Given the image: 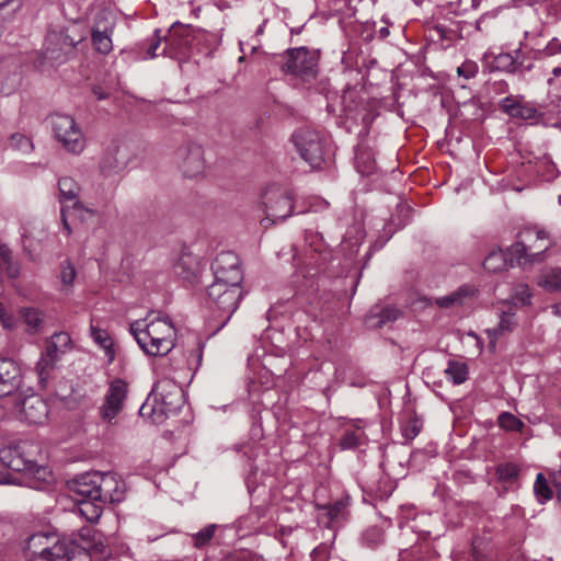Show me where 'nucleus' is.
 <instances>
[{
  "instance_id": "9b49d317",
  "label": "nucleus",
  "mask_w": 561,
  "mask_h": 561,
  "mask_svg": "<svg viewBox=\"0 0 561 561\" xmlns=\"http://www.w3.org/2000/svg\"><path fill=\"white\" fill-rule=\"evenodd\" d=\"M266 216L261 224L267 228L291 216L294 209L293 194L286 190L272 187L264 193Z\"/></svg>"
},
{
  "instance_id": "393cba45",
  "label": "nucleus",
  "mask_w": 561,
  "mask_h": 561,
  "mask_svg": "<svg viewBox=\"0 0 561 561\" xmlns=\"http://www.w3.org/2000/svg\"><path fill=\"white\" fill-rule=\"evenodd\" d=\"M65 351L56 346L54 343L46 341L45 352L36 364V370L41 378L47 375L60 359Z\"/></svg>"
},
{
  "instance_id": "a19ab883",
  "label": "nucleus",
  "mask_w": 561,
  "mask_h": 561,
  "mask_svg": "<svg viewBox=\"0 0 561 561\" xmlns=\"http://www.w3.org/2000/svg\"><path fill=\"white\" fill-rule=\"evenodd\" d=\"M365 442V434L360 430L345 431L340 439L342 449H354Z\"/></svg>"
},
{
  "instance_id": "8fccbe9b",
  "label": "nucleus",
  "mask_w": 561,
  "mask_h": 561,
  "mask_svg": "<svg viewBox=\"0 0 561 561\" xmlns=\"http://www.w3.org/2000/svg\"><path fill=\"white\" fill-rule=\"evenodd\" d=\"M10 146L18 150H23V151H28L33 147L30 138H27L26 136L21 135V134H13L11 136Z\"/></svg>"
},
{
  "instance_id": "c756f323",
  "label": "nucleus",
  "mask_w": 561,
  "mask_h": 561,
  "mask_svg": "<svg viewBox=\"0 0 561 561\" xmlns=\"http://www.w3.org/2000/svg\"><path fill=\"white\" fill-rule=\"evenodd\" d=\"M519 474L520 467L513 462L499 463L495 468L497 480L507 486H518Z\"/></svg>"
},
{
  "instance_id": "5701e85b",
  "label": "nucleus",
  "mask_w": 561,
  "mask_h": 561,
  "mask_svg": "<svg viewBox=\"0 0 561 561\" xmlns=\"http://www.w3.org/2000/svg\"><path fill=\"white\" fill-rule=\"evenodd\" d=\"M99 472H84L77 476L69 482V490L82 499H92L99 501L98 497Z\"/></svg>"
},
{
  "instance_id": "6e6552de",
  "label": "nucleus",
  "mask_w": 561,
  "mask_h": 561,
  "mask_svg": "<svg viewBox=\"0 0 561 561\" xmlns=\"http://www.w3.org/2000/svg\"><path fill=\"white\" fill-rule=\"evenodd\" d=\"M469 8H474V0H457L444 8L446 18L434 27L442 39L454 42L465 37V30L469 24L454 18L462 16Z\"/></svg>"
},
{
  "instance_id": "1a4fd4ad",
  "label": "nucleus",
  "mask_w": 561,
  "mask_h": 561,
  "mask_svg": "<svg viewBox=\"0 0 561 561\" xmlns=\"http://www.w3.org/2000/svg\"><path fill=\"white\" fill-rule=\"evenodd\" d=\"M82 38L75 39L67 30H49L44 42V58L61 65L75 57L76 48Z\"/></svg>"
},
{
  "instance_id": "c03bdc74",
  "label": "nucleus",
  "mask_w": 561,
  "mask_h": 561,
  "mask_svg": "<svg viewBox=\"0 0 561 561\" xmlns=\"http://www.w3.org/2000/svg\"><path fill=\"white\" fill-rule=\"evenodd\" d=\"M217 525L211 524L193 535V543L196 548H203L214 538Z\"/></svg>"
},
{
  "instance_id": "9d476101",
  "label": "nucleus",
  "mask_w": 561,
  "mask_h": 561,
  "mask_svg": "<svg viewBox=\"0 0 561 561\" xmlns=\"http://www.w3.org/2000/svg\"><path fill=\"white\" fill-rule=\"evenodd\" d=\"M0 461L13 471L34 476L37 480L46 481L50 476L47 467L39 466L36 460L27 456L24 446H9L0 449Z\"/></svg>"
},
{
  "instance_id": "79ce46f5",
  "label": "nucleus",
  "mask_w": 561,
  "mask_h": 561,
  "mask_svg": "<svg viewBox=\"0 0 561 561\" xmlns=\"http://www.w3.org/2000/svg\"><path fill=\"white\" fill-rule=\"evenodd\" d=\"M76 275H77L76 268L70 261H64L60 264L59 278H60V283L62 285L61 290H64L66 293L70 291V289L73 285Z\"/></svg>"
},
{
  "instance_id": "f257e3e1",
  "label": "nucleus",
  "mask_w": 561,
  "mask_h": 561,
  "mask_svg": "<svg viewBox=\"0 0 561 561\" xmlns=\"http://www.w3.org/2000/svg\"><path fill=\"white\" fill-rule=\"evenodd\" d=\"M130 332L150 356H164L175 346L176 332L168 317H157L148 323L138 320L130 324Z\"/></svg>"
},
{
  "instance_id": "473e14b6",
  "label": "nucleus",
  "mask_w": 561,
  "mask_h": 561,
  "mask_svg": "<svg viewBox=\"0 0 561 561\" xmlns=\"http://www.w3.org/2000/svg\"><path fill=\"white\" fill-rule=\"evenodd\" d=\"M474 294V290L469 286H461L457 290L436 298L435 302L440 308H451L455 306L463 305L466 298L471 297Z\"/></svg>"
},
{
  "instance_id": "423d86ee",
  "label": "nucleus",
  "mask_w": 561,
  "mask_h": 561,
  "mask_svg": "<svg viewBox=\"0 0 561 561\" xmlns=\"http://www.w3.org/2000/svg\"><path fill=\"white\" fill-rule=\"evenodd\" d=\"M286 61L282 70L300 80L302 83H312L319 73V51L307 47L289 48L285 53Z\"/></svg>"
},
{
  "instance_id": "5fc2aeb1",
  "label": "nucleus",
  "mask_w": 561,
  "mask_h": 561,
  "mask_svg": "<svg viewBox=\"0 0 561 561\" xmlns=\"http://www.w3.org/2000/svg\"><path fill=\"white\" fill-rule=\"evenodd\" d=\"M160 31L159 30H156L154 31V34H153V37L150 39V43L147 47V56L146 58H154L158 56V48L160 47V44H161V36H160Z\"/></svg>"
},
{
  "instance_id": "ea45409f",
  "label": "nucleus",
  "mask_w": 561,
  "mask_h": 561,
  "mask_svg": "<svg viewBox=\"0 0 561 561\" xmlns=\"http://www.w3.org/2000/svg\"><path fill=\"white\" fill-rule=\"evenodd\" d=\"M356 167L362 175H370L375 172L376 161L369 149H360L356 153Z\"/></svg>"
},
{
  "instance_id": "f03ea898",
  "label": "nucleus",
  "mask_w": 561,
  "mask_h": 561,
  "mask_svg": "<svg viewBox=\"0 0 561 561\" xmlns=\"http://www.w3.org/2000/svg\"><path fill=\"white\" fill-rule=\"evenodd\" d=\"M182 404V389L172 380H159L151 396L140 407L139 414L152 423H162L169 414L178 411Z\"/></svg>"
},
{
  "instance_id": "a878e982",
  "label": "nucleus",
  "mask_w": 561,
  "mask_h": 561,
  "mask_svg": "<svg viewBox=\"0 0 561 561\" xmlns=\"http://www.w3.org/2000/svg\"><path fill=\"white\" fill-rule=\"evenodd\" d=\"M84 558L88 556L73 549H68L66 543L59 542L56 538L53 540V545L48 546V552L45 554L44 560L46 561H76L77 559Z\"/></svg>"
},
{
  "instance_id": "09e8293b",
  "label": "nucleus",
  "mask_w": 561,
  "mask_h": 561,
  "mask_svg": "<svg viewBox=\"0 0 561 561\" xmlns=\"http://www.w3.org/2000/svg\"><path fill=\"white\" fill-rule=\"evenodd\" d=\"M347 503L343 500L322 506V510L327 511V515L331 522H334L343 516Z\"/></svg>"
},
{
  "instance_id": "20e7f679",
  "label": "nucleus",
  "mask_w": 561,
  "mask_h": 561,
  "mask_svg": "<svg viewBox=\"0 0 561 561\" xmlns=\"http://www.w3.org/2000/svg\"><path fill=\"white\" fill-rule=\"evenodd\" d=\"M48 123L55 140L64 150L72 154H80L84 150L85 136L72 116L55 113L48 117Z\"/></svg>"
},
{
  "instance_id": "de8ad7c7",
  "label": "nucleus",
  "mask_w": 561,
  "mask_h": 561,
  "mask_svg": "<svg viewBox=\"0 0 561 561\" xmlns=\"http://www.w3.org/2000/svg\"><path fill=\"white\" fill-rule=\"evenodd\" d=\"M511 304L515 305V308L517 305L519 306H528L531 302V293L529 290V287L527 285H518L515 288V293L513 296V300L510 301Z\"/></svg>"
},
{
  "instance_id": "0e129e2a",
  "label": "nucleus",
  "mask_w": 561,
  "mask_h": 561,
  "mask_svg": "<svg viewBox=\"0 0 561 561\" xmlns=\"http://www.w3.org/2000/svg\"><path fill=\"white\" fill-rule=\"evenodd\" d=\"M497 84H499V90H500L501 92H505V91H507V89H508V84H507L505 81H500Z\"/></svg>"
},
{
  "instance_id": "bb28decb",
  "label": "nucleus",
  "mask_w": 561,
  "mask_h": 561,
  "mask_svg": "<svg viewBox=\"0 0 561 561\" xmlns=\"http://www.w3.org/2000/svg\"><path fill=\"white\" fill-rule=\"evenodd\" d=\"M90 336L96 345L103 348L107 363L112 364L115 359V350L114 342L108 332L100 328L99 324H95L92 320L90 323Z\"/></svg>"
},
{
  "instance_id": "0eeeda50",
  "label": "nucleus",
  "mask_w": 561,
  "mask_h": 561,
  "mask_svg": "<svg viewBox=\"0 0 561 561\" xmlns=\"http://www.w3.org/2000/svg\"><path fill=\"white\" fill-rule=\"evenodd\" d=\"M291 140L299 156L311 168H321L328 152V141L321 133L304 127L293 134Z\"/></svg>"
},
{
  "instance_id": "cd10ccee",
  "label": "nucleus",
  "mask_w": 561,
  "mask_h": 561,
  "mask_svg": "<svg viewBox=\"0 0 561 561\" xmlns=\"http://www.w3.org/2000/svg\"><path fill=\"white\" fill-rule=\"evenodd\" d=\"M60 202L73 201V210L83 209L82 204L77 201L80 192L79 184L70 176L60 178L58 181Z\"/></svg>"
},
{
  "instance_id": "f8f14e48",
  "label": "nucleus",
  "mask_w": 561,
  "mask_h": 561,
  "mask_svg": "<svg viewBox=\"0 0 561 561\" xmlns=\"http://www.w3.org/2000/svg\"><path fill=\"white\" fill-rule=\"evenodd\" d=\"M116 26L115 15L107 10L96 13L91 27V43L94 50L101 55H108L113 50L112 36Z\"/></svg>"
},
{
  "instance_id": "412c9836",
  "label": "nucleus",
  "mask_w": 561,
  "mask_h": 561,
  "mask_svg": "<svg viewBox=\"0 0 561 561\" xmlns=\"http://www.w3.org/2000/svg\"><path fill=\"white\" fill-rule=\"evenodd\" d=\"M500 108L512 118L536 121L541 114L530 103H525L514 96H506L500 102Z\"/></svg>"
},
{
  "instance_id": "f704fd0d",
  "label": "nucleus",
  "mask_w": 561,
  "mask_h": 561,
  "mask_svg": "<svg viewBox=\"0 0 561 561\" xmlns=\"http://www.w3.org/2000/svg\"><path fill=\"white\" fill-rule=\"evenodd\" d=\"M508 262L512 265L513 260L507 259V255L502 250L491 251L483 261V267L490 273H499L507 268Z\"/></svg>"
},
{
  "instance_id": "58836bf2",
  "label": "nucleus",
  "mask_w": 561,
  "mask_h": 561,
  "mask_svg": "<svg viewBox=\"0 0 561 561\" xmlns=\"http://www.w3.org/2000/svg\"><path fill=\"white\" fill-rule=\"evenodd\" d=\"M444 373L447 379L451 380L453 383L461 385L468 378V366L461 362L449 360Z\"/></svg>"
},
{
  "instance_id": "4be33fe9",
  "label": "nucleus",
  "mask_w": 561,
  "mask_h": 561,
  "mask_svg": "<svg viewBox=\"0 0 561 561\" xmlns=\"http://www.w3.org/2000/svg\"><path fill=\"white\" fill-rule=\"evenodd\" d=\"M127 165V157L122 152L121 146L116 142L111 144L105 150L101 162L100 170L105 176L117 174Z\"/></svg>"
},
{
  "instance_id": "69168bd1",
  "label": "nucleus",
  "mask_w": 561,
  "mask_h": 561,
  "mask_svg": "<svg viewBox=\"0 0 561 561\" xmlns=\"http://www.w3.org/2000/svg\"><path fill=\"white\" fill-rule=\"evenodd\" d=\"M379 33H380V36H381V37H386V36H388V35H389V31H388V28H387V27H381V28H380V31H379Z\"/></svg>"
},
{
  "instance_id": "6ab92c4d",
  "label": "nucleus",
  "mask_w": 561,
  "mask_h": 561,
  "mask_svg": "<svg viewBox=\"0 0 561 561\" xmlns=\"http://www.w3.org/2000/svg\"><path fill=\"white\" fill-rule=\"evenodd\" d=\"M20 414L28 424H42L48 416V405L43 398L32 394L21 401Z\"/></svg>"
},
{
  "instance_id": "39448f33",
  "label": "nucleus",
  "mask_w": 561,
  "mask_h": 561,
  "mask_svg": "<svg viewBox=\"0 0 561 561\" xmlns=\"http://www.w3.org/2000/svg\"><path fill=\"white\" fill-rule=\"evenodd\" d=\"M241 298L242 289L240 285L213 282V284L207 287V305L214 313L222 318L220 328L226 325L236 312Z\"/></svg>"
},
{
  "instance_id": "864d4df0",
  "label": "nucleus",
  "mask_w": 561,
  "mask_h": 561,
  "mask_svg": "<svg viewBox=\"0 0 561 561\" xmlns=\"http://www.w3.org/2000/svg\"><path fill=\"white\" fill-rule=\"evenodd\" d=\"M478 72V66L476 62L469 61L462 64L460 67L457 68V73L460 77H463L466 79L473 78Z\"/></svg>"
},
{
  "instance_id": "2eb2a0df",
  "label": "nucleus",
  "mask_w": 561,
  "mask_h": 561,
  "mask_svg": "<svg viewBox=\"0 0 561 561\" xmlns=\"http://www.w3.org/2000/svg\"><path fill=\"white\" fill-rule=\"evenodd\" d=\"M176 162L183 174L187 178H195L205 169L204 150L195 142H186L178 148L175 152Z\"/></svg>"
},
{
  "instance_id": "052dcab7",
  "label": "nucleus",
  "mask_w": 561,
  "mask_h": 561,
  "mask_svg": "<svg viewBox=\"0 0 561 561\" xmlns=\"http://www.w3.org/2000/svg\"><path fill=\"white\" fill-rule=\"evenodd\" d=\"M370 535H375L376 536V540H374V545L373 546L378 545L381 541V538H380L381 535H380V533L377 529H369V530H367L365 533V535H364L365 540H369V536Z\"/></svg>"
},
{
  "instance_id": "ddd939ff",
  "label": "nucleus",
  "mask_w": 561,
  "mask_h": 561,
  "mask_svg": "<svg viewBox=\"0 0 561 561\" xmlns=\"http://www.w3.org/2000/svg\"><path fill=\"white\" fill-rule=\"evenodd\" d=\"M128 394V383L115 378L110 382L103 403L99 407L100 419L108 424H113L116 416L123 411L125 400Z\"/></svg>"
},
{
  "instance_id": "4c0bfd02",
  "label": "nucleus",
  "mask_w": 561,
  "mask_h": 561,
  "mask_svg": "<svg viewBox=\"0 0 561 561\" xmlns=\"http://www.w3.org/2000/svg\"><path fill=\"white\" fill-rule=\"evenodd\" d=\"M81 538L87 541V549L98 553H103L106 550L103 535L93 528H82Z\"/></svg>"
},
{
  "instance_id": "bf43d9fd",
  "label": "nucleus",
  "mask_w": 561,
  "mask_h": 561,
  "mask_svg": "<svg viewBox=\"0 0 561 561\" xmlns=\"http://www.w3.org/2000/svg\"><path fill=\"white\" fill-rule=\"evenodd\" d=\"M92 92L94 94V96L98 99V100H105L108 98V93L105 92L101 87L99 85H94L93 89H92Z\"/></svg>"
},
{
  "instance_id": "aec40b11",
  "label": "nucleus",
  "mask_w": 561,
  "mask_h": 561,
  "mask_svg": "<svg viewBox=\"0 0 561 561\" xmlns=\"http://www.w3.org/2000/svg\"><path fill=\"white\" fill-rule=\"evenodd\" d=\"M494 64L496 69L513 75H524L533 69V64L527 62L526 56L520 48L516 49L514 55L510 53L499 54L494 58Z\"/></svg>"
},
{
  "instance_id": "13d9d810",
  "label": "nucleus",
  "mask_w": 561,
  "mask_h": 561,
  "mask_svg": "<svg viewBox=\"0 0 561 561\" xmlns=\"http://www.w3.org/2000/svg\"><path fill=\"white\" fill-rule=\"evenodd\" d=\"M222 561H254L250 552H239L226 557Z\"/></svg>"
},
{
  "instance_id": "72a5a7b5",
  "label": "nucleus",
  "mask_w": 561,
  "mask_h": 561,
  "mask_svg": "<svg viewBox=\"0 0 561 561\" xmlns=\"http://www.w3.org/2000/svg\"><path fill=\"white\" fill-rule=\"evenodd\" d=\"M0 270L9 278H16L20 275V263L14 261L11 249L5 243H0Z\"/></svg>"
},
{
  "instance_id": "c85d7f7f",
  "label": "nucleus",
  "mask_w": 561,
  "mask_h": 561,
  "mask_svg": "<svg viewBox=\"0 0 561 561\" xmlns=\"http://www.w3.org/2000/svg\"><path fill=\"white\" fill-rule=\"evenodd\" d=\"M188 27L182 26L179 22L174 23L165 37L168 46L173 47L176 53H183L191 44Z\"/></svg>"
},
{
  "instance_id": "f3484780",
  "label": "nucleus",
  "mask_w": 561,
  "mask_h": 561,
  "mask_svg": "<svg viewBox=\"0 0 561 561\" xmlns=\"http://www.w3.org/2000/svg\"><path fill=\"white\" fill-rule=\"evenodd\" d=\"M499 323L495 328L486 329L485 333L490 339V346L495 347L496 340L517 327L515 305L501 302L497 308Z\"/></svg>"
},
{
  "instance_id": "a18cd8bd",
  "label": "nucleus",
  "mask_w": 561,
  "mask_h": 561,
  "mask_svg": "<svg viewBox=\"0 0 561 561\" xmlns=\"http://www.w3.org/2000/svg\"><path fill=\"white\" fill-rule=\"evenodd\" d=\"M422 425L423 423L419 417L412 416L403 424L402 435L404 438L412 440L420 434Z\"/></svg>"
},
{
  "instance_id": "6e6d98bb",
  "label": "nucleus",
  "mask_w": 561,
  "mask_h": 561,
  "mask_svg": "<svg viewBox=\"0 0 561 561\" xmlns=\"http://www.w3.org/2000/svg\"><path fill=\"white\" fill-rule=\"evenodd\" d=\"M546 56H553L561 54V41L559 38H552L543 48L542 51Z\"/></svg>"
},
{
  "instance_id": "2f4dec72",
  "label": "nucleus",
  "mask_w": 561,
  "mask_h": 561,
  "mask_svg": "<svg viewBox=\"0 0 561 561\" xmlns=\"http://www.w3.org/2000/svg\"><path fill=\"white\" fill-rule=\"evenodd\" d=\"M54 539V536H49L47 534H34L27 539L25 550L32 557L37 556L44 559L45 554L48 552V546L50 545V541H53Z\"/></svg>"
},
{
  "instance_id": "774afa93",
  "label": "nucleus",
  "mask_w": 561,
  "mask_h": 561,
  "mask_svg": "<svg viewBox=\"0 0 561 561\" xmlns=\"http://www.w3.org/2000/svg\"><path fill=\"white\" fill-rule=\"evenodd\" d=\"M476 30L477 31H480L481 30V19L477 20L476 21Z\"/></svg>"
},
{
  "instance_id": "603ef678",
  "label": "nucleus",
  "mask_w": 561,
  "mask_h": 561,
  "mask_svg": "<svg viewBox=\"0 0 561 561\" xmlns=\"http://www.w3.org/2000/svg\"><path fill=\"white\" fill-rule=\"evenodd\" d=\"M188 262L185 259L180 260V262L175 265V273L184 279L191 280L195 277V270L186 268Z\"/></svg>"
},
{
  "instance_id": "b1692460",
  "label": "nucleus",
  "mask_w": 561,
  "mask_h": 561,
  "mask_svg": "<svg viewBox=\"0 0 561 561\" xmlns=\"http://www.w3.org/2000/svg\"><path fill=\"white\" fill-rule=\"evenodd\" d=\"M402 316V311L393 305H375L366 316V324L370 329H380L392 323Z\"/></svg>"
},
{
  "instance_id": "4d7b16f0",
  "label": "nucleus",
  "mask_w": 561,
  "mask_h": 561,
  "mask_svg": "<svg viewBox=\"0 0 561 561\" xmlns=\"http://www.w3.org/2000/svg\"><path fill=\"white\" fill-rule=\"evenodd\" d=\"M540 165L545 168V171L541 172L538 169L537 172L542 176L543 180L549 181V180L554 178V175H556V168H554V165L551 162L543 161V162L540 163Z\"/></svg>"
},
{
  "instance_id": "dca6fc26",
  "label": "nucleus",
  "mask_w": 561,
  "mask_h": 561,
  "mask_svg": "<svg viewBox=\"0 0 561 561\" xmlns=\"http://www.w3.org/2000/svg\"><path fill=\"white\" fill-rule=\"evenodd\" d=\"M99 501L104 503H119L124 500L125 483L112 472H99L98 484Z\"/></svg>"
},
{
  "instance_id": "e2e57ef3",
  "label": "nucleus",
  "mask_w": 561,
  "mask_h": 561,
  "mask_svg": "<svg viewBox=\"0 0 561 561\" xmlns=\"http://www.w3.org/2000/svg\"><path fill=\"white\" fill-rule=\"evenodd\" d=\"M551 310L554 316L561 317V301L551 305Z\"/></svg>"
},
{
  "instance_id": "c9c22d12",
  "label": "nucleus",
  "mask_w": 561,
  "mask_h": 561,
  "mask_svg": "<svg viewBox=\"0 0 561 561\" xmlns=\"http://www.w3.org/2000/svg\"><path fill=\"white\" fill-rule=\"evenodd\" d=\"M102 501H94L92 499H81L78 501V510L80 514L90 523H95L103 512Z\"/></svg>"
},
{
  "instance_id": "680f3d73",
  "label": "nucleus",
  "mask_w": 561,
  "mask_h": 561,
  "mask_svg": "<svg viewBox=\"0 0 561 561\" xmlns=\"http://www.w3.org/2000/svg\"><path fill=\"white\" fill-rule=\"evenodd\" d=\"M61 219H62L64 230L67 232V234H70L71 228L66 219V210L64 208L61 209Z\"/></svg>"
},
{
  "instance_id": "3c124183",
  "label": "nucleus",
  "mask_w": 561,
  "mask_h": 561,
  "mask_svg": "<svg viewBox=\"0 0 561 561\" xmlns=\"http://www.w3.org/2000/svg\"><path fill=\"white\" fill-rule=\"evenodd\" d=\"M48 341L50 343H54L56 346H58L59 348L64 350L65 352L67 351V348L70 347V344H71V337L68 333L66 332H57V333H54L49 339Z\"/></svg>"
},
{
  "instance_id": "49530a36",
  "label": "nucleus",
  "mask_w": 561,
  "mask_h": 561,
  "mask_svg": "<svg viewBox=\"0 0 561 561\" xmlns=\"http://www.w3.org/2000/svg\"><path fill=\"white\" fill-rule=\"evenodd\" d=\"M499 424L502 428L507 431H520L523 427V422L508 412L500 414Z\"/></svg>"
},
{
  "instance_id": "7ed1b4c3",
  "label": "nucleus",
  "mask_w": 561,
  "mask_h": 561,
  "mask_svg": "<svg viewBox=\"0 0 561 561\" xmlns=\"http://www.w3.org/2000/svg\"><path fill=\"white\" fill-rule=\"evenodd\" d=\"M550 248L549 236L545 230L525 228L518 234V240L508 248L511 261L518 264L541 260L542 253Z\"/></svg>"
},
{
  "instance_id": "a211bd4d",
  "label": "nucleus",
  "mask_w": 561,
  "mask_h": 561,
  "mask_svg": "<svg viewBox=\"0 0 561 561\" xmlns=\"http://www.w3.org/2000/svg\"><path fill=\"white\" fill-rule=\"evenodd\" d=\"M22 383V369L11 358H0V397L15 392Z\"/></svg>"
},
{
  "instance_id": "4468645a",
  "label": "nucleus",
  "mask_w": 561,
  "mask_h": 561,
  "mask_svg": "<svg viewBox=\"0 0 561 561\" xmlns=\"http://www.w3.org/2000/svg\"><path fill=\"white\" fill-rule=\"evenodd\" d=\"M211 270L214 282L240 285L243 279L239 256L231 251L219 253L211 263Z\"/></svg>"
},
{
  "instance_id": "37998d69",
  "label": "nucleus",
  "mask_w": 561,
  "mask_h": 561,
  "mask_svg": "<svg viewBox=\"0 0 561 561\" xmlns=\"http://www.w3.org/2000/svg\"><path fill=\"white\" fill-rule=\"evenodd\" d=\"M534 491L539 499L540 502L549 501L553 497V492L551 488L549 486V483L547 479L545 478L543 473H538L535 484H534Z\"/></svg>"
},
{
  "instance_id": "7c9ffc66",
  "label": "nucleus",
  "mask_w": 561,
  "mask_h": 561,
  "mask_svg": "<svg viewBox=\"0 0 561 561\" xmlns=\"http://www.w3.org/2000/svg\"><path fill=\"white\" fill-rule=\"evenodd\" d=\"M537 284L549 293L561 291V268L549 267L538 275Z\"/></svg>"
},
{
  "instance_id": "e433bc0d",
  "label": "nucleus",
  "mask_w": 561,
  "mask_h": 561,
  "mask_svg": "<svg viewBox=\"0 0 561 561\" xmlns=\"http://www.w3.org/2000/svg\"><path fill=\"white\" fill-rule=\"evenodd\" d=\"M20 314L28 331L37 332L41 330L44 322V314L41 310L32 307H24L20 309Z\"/></svg>"
},
{
  "instance_id": "338daca9",
  "label": "nucleus",
  "mask_w": 561,
  "mask_h": 561,
  "mask_svg": "<svg viewBox=\"0 0 561 561\" xmlns=\"http://www.w3.org/2000/svg\"><path fill=\"white\" fill-rule=\"evenodd\" d=\"M552 75H553L554 77H560V76H561V67H556V68H553V70H552Z\"/></svg>"
}]
</instances>
